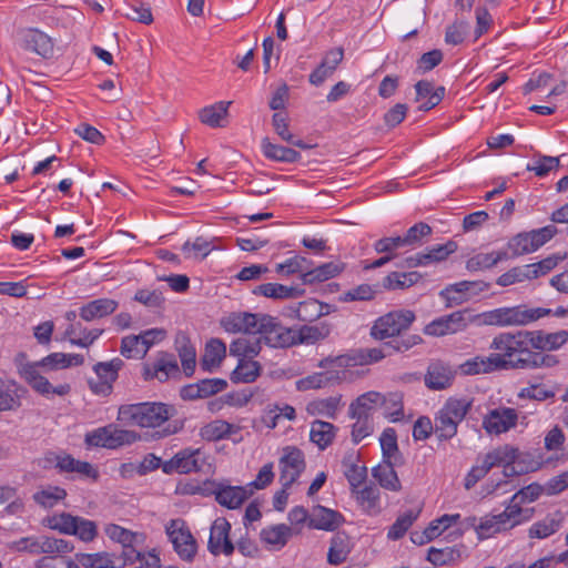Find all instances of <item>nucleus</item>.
Wrapping results in <instances>:
<instances>
[{
    "mask_svg": "<svg viewBox=\"0 0 568 568\" xmlns=\"http://www.w3.org/2000/svg\"><path fill=\"white\" fill-rule=\"evenodd\" d=\"M530 331L504 332L496 335L489 348L501 358L503 369H535L552 367L558 363L554 355L536 352Z\"/></svg>",
    "mask_w": 568,
    "mask_h": 568,
    "instance_id": "1",
    "label": "nucleus"
},
{
    "mask_svg": "<svg viewBox=\"0 0 568 568\" xmlns=\"http://www.w3.org/2000/svg\"><path fill=\"white\" fill-rule=\"evenodd\" d=\"M176 413L174 406L161 402H144V442L159 440L178 434L184 423L171 420Z\"/></svg>",
    "mask_w": 568,
    "mask_h": 568,
    "instance_id": "2",
    "label": "nucleus"
},
{
    "mask_svg": "<svg viewBox=\"0 0 568 568\" xmlns=\"http://www.w3.org/2000/svg\"><path fill=\"white\" fill-rule=\"evenodd\" d=\"M552 314L550 308L527 307L517 305L511 307H499L483 313V322L486 325L507 327L525 326Z\"/></svg>",
    "mask_w": 568,
    "mask_h": 568,
    "instance_id": "3",
    "label": "nucleus"
},
{
    "mask_svg": "<svg viewBox=\"0 0 568 568\" xmlns=\"http://www.w3.org/2000/svg\"><path fill=\"white\" fill-rule=\"evenodd\" d=\"M473 400L449 397L435 416L434 433L439 440L452 439L470 410Z\"/></svg>",
    "mask_w": 568,
    "mask_h": 568,
    "instance_id": "4",
    "label": "nucleus"
},
{
    "mask_svg": "<svg viewBox=\"0 0 568 568\" xmlns=\"http://www.w3.org/2000/svg\"><path fill=\"white\" fill-rule=\"evenodd\" d=\"M140 439V434L132 429L121 428L118 424H109L89 432L84 436L88 447L118 449Z\"/></svg>",
    "mask_w": 568,
    "mask_h": 568,
    "instance_id": "5",
    "label": "nucleus"
},
{
    "mask_svg": "<svg viewBox=\"0 0 568 568\" xmlns=\"http://www.w3.org/2000/svg\"><path fill=\"white\" fill-rule=\"evenodd\" d=\"M415 313L410 310L392 311L378 317L371 328V335L375 339L398 337L415 322Z\"/></svg>",
    "mask_w": 568,
    "mask_h": 568,
    "instance_id": "6",
    "label": "nucleus"
},
{
    "mask_svg": "<svg viewBox=\"0 0 568 568\" xmlns=\"http://www.w3.org/2000/svg\"><path fill=\"white\" fill-rule=\"evenodd\" d=\"M10 548L19 552L40 554H67L73 550V545L61 538L40 536L23 537L13 541Z\"/></svg>",
    "mask_w": 568,
    "mask_h": 568,
    "instance_id": "7",
    "label": "nucleus"
},
{
    "mask_svg": "<svg viewBox=\"0 0 568 568\" xmlns=\"http://www.w3.org/2000/svg\"><path fill=\"white\" fill-rule=\"evenodd\" d=\"M205 467L210 468L209 456L200 448H184L176 453L170 460L164 462L163 471L179 474L204 471Z\"/></svg>",
    "mask_w": 568,
    "mask_h": 568,
    "instance_id": "8",
    "label": "nucleus"
},
{
    "mask_svg": "<svg viewBox=\"0 0 568 568\" xmlns=\"http://www.w3.org/2000/svg\"><path fill=\"white\" fill-rule=\"evenodd\" d=\"M257 335H261L263 342L271 347L285 348L295 345L294 329L267 314L262 315Z\"/></svg>",
    "mask_w": 568,
    "mask_h": 568,
    "instance_id": "9",
    "label": "nucleus"
},
{
    "mask_svg": "<svg viewBox=\"0 0 568 568\" xmlns=\"http://www.w3.org/2000/svg\"><path fill=\"white\" fill-rule=\"evenodd\" d=\"M49 526L63 534L75 535L83 541H91L97 536V525L94 521L67 513L53 516L49 520Z\"/></svg>",
    "mask_w": 568,
    "mask_h": 568,
    "instance_id": "10",
    "label": "nucleus"
},
{
    "mask_svg": "<svg viewBox=\"0 0 568 568\" xmlns=\"http://www.w3.org/2000/svg\"><path fill=\"white\" fill-rule=\"evenodd\" d=\"M20 375L28 385L38 394L49 397L50 395L65 396L70 393L71 386L68 383L53 386L41 372L39 364L26 363L19 368Z\"/></svg>",
    "mask_w": 568,
    "mask_h": 568,
    "instance_id": "11",
    "label": "nucleus"
},
{
    "mask_svg": "<svg viewBox=\"0 0 568 568\" xmlns=\"http://www.w3.org/2000/svg\"><path fill=\"white\" fill-rule=\"evenodd\" d=\"M280 481L284 488H290L305 469L303 452L295 446H285L278 460Z\"/></svg>",
    "mask_w": 568,
    "mask_h": 568,
    "instance_id": "12",
    "label": "nucleus"
},
{
    "mask_svg": "<svg viewBox=\"0 0 568 568\" xmlns=\"http://www.w3.org/2000/svg\"><path fill=\"white\" fill-rule=\"evenodd\" d=\"M174 550L183 560L191 561L196 554V541L182 520H172L166 527Z\"/></svg>",
    "mask_w": 568,
    "mask_h": 568,
    "instance_id": "13",
    "label": "nucleus"
},
{
    "mask_svg": "<svg viewBox=\"0 0 568 568\" xmlns=\"http://www.w3.org/2000/svg\"><path fill=\"white\" fill-rule=\"evenodd\" d=\"M230 531L231 524L224 517H219L213 521L207 542V549L212 555L231 556L234 552L235 547L230 539Z\"/></svg>",
    "mask_w": 568,
    "mask_h": 568,
    "instance_id": "14",
    "label": "nucleus"
},
{
    "mask_svg": "<svg viewBox=\"0 0 568 568\" xmlns=\"http://www.w3.org/2000/svg\"><path fill=\"white\" fill-rule=\"evenodd\" d=\"M518 414L515 408L497 407L490 409L483 419V428L489 435H500L515 427Z\"/></svg>",
    "mask_w": 568,
    "mask_h": 568,
    "instance_id": "15",
    "label": "nucleus"
},
{
    "mask_svg": "<svg viewBox=\"0 0 568 568\" xmlns=\"http://www.w3.org/2000/svg\"><path fill=\"white\" fill-rule=\"evenodd\" d=\"M104 532L110 539L122 545L121 557L123 565H126L128 562L132 564L135 560L141 559L142 554L133 548V542L135 541L138 534L115 524L105 525Z\"/></svg>",
    "mask_w": 568,
    "mask_h": 568,
    "instance_id": "16",
    "label": "nucleus"
},
{
    "mask_svg": "<svg viewBox=\"0 0 568 568\" xmlns=\"http://www.w3.org/2000/svg\"><path fill=\"white\" fill-rule=\"evenodd\" d=\"M467 327L465 312L457 311L452 314L438 317L427 324L424 333L429 336L440 337L456 334Z\"/></svg>",
    "mask_w": 568,
    "mask_h": 568,
    "instance_id": "17",
    "label": "nucleus"
},
{
    "mask_svg": "<svg viewBox=\"0 0 568 568\" xmlns=\"http://www.w3.org/2000/svg\"><path fill=\"white\" fill-rule=\"evenodd\" d=\"M455 376L456 371L448 363L435 359L429 363L424 382L432 390H443L453 385Z\"/></svg>",
    "mask_w": 568,
    "mask_h": 568,
    "instance_id": "18",
    "label": "nucleus"
},
{
    "mask_svg": "<svg viewBox=\"0 0 568 568\" xmlns=\"http://www.w3.org/2000/svg\"><path fill=\"white\" fill-rule=\"evenodd\" d=\"M263 314L232 313L221 321V325L230 333H245L257 335Z\"/></svg>",
    "mask_w": 568,
    "mask_h": 568,
    "instance_id": "19",
    "label": "nucleus"
},
{
    "mask_svg": "<svg viewBox=\"0 0 568 568\" xmlns=\"http://www.w3.org/2000/svg\"><path fill=\"white\" fill-rule=\"evenodd\" d=\"M263 314L232 313L221 321V325L230 333H245L257 335Z\"/></svg>",
    "mask_w": 568,
    "mask_h": 568,
    "instance_id": "20",
    "label": "nucleus"
},
{
    "mask_svg": "<svg viewBox=\"0 0 568 568\" xmlns=\"http://www.w3.org/2000/svg\"><path fill=\"white\" fill-rule=\"evenodd\" d=\"M13 45L18 50L36 53L43 59H52L62 51L53 38H17Z\"/></svg>",
    "mask_w": 568,
    "mask_h": 568,
    "instance_id": "21",
    "label": "nucleus"
},
{
    "mask_svg": "<svg viewBox=\"0 0 568 568\" xmlns=\"http://www.w3.org/2000/svg\"><path fill=\"white\" fill-rule=\"evenodd\" d=\"M179 374L178 362L174 355L170 353H161L152 367H144V379L156 378L163 383Z\"/></svg>",
    "mask_w": 568,
    "mask_h": 568,
    "instance_id": "22",
    "label": "nucleus"
},
{
    "mask_svg": "<svg viewBox=\"0 0 568 568\" xmlns=\"http://www.w3.org/2000/svg\"><path fill=\"white\" fill-rule=\"evenodd\" d=\"M232 101H219L199 110V120L210 128H225Z\"/></svg>",
    "mask_w": 568,
    "mask_h": 568,
    "instance_id": "23",
    "label": "nucleus"
},
{
    "mask_svg": "<svg viewBox=\"0 0 568 568\" xmlns=\"http://www.w3.org/2000/svg\"><path fill=\"white\" fill-rule=\"evenodd\" d=\"M175 349L186 376L193 375L196 366V351L186 333L180 331L175 335Z\"/></svg>",
    "mask_w": 568,
    "mask_h": 568,
    "instance_id": "24",
    "label": "nucleus"
},
{
    "mask_svg": "<svg viewBox=\"0 0 568 568\" xmlns=\"http://www.w3.org/2000/svg\"><path fill=\"white\" fill-rule=\"evenodd\" d=\"M459 368L464 375L485 374L503 369V362L501 358L493 353L486 357L476 356L474 358L467 359L460 364Z\"/></svg>",
    "mask_w": 568,
    "mask_h": 568,
    "instance_id": "25",
    "label": "nucleus"
},
{
    "mask_svg": "<svg viewBox=\"0 0 568 568\" xmlns=\"http://www.w3.org/2000/svg\"><path fill=\"white\" fill-rule=\"evenodd\" d=\"M254 295H262L272 300H291L301 297L305 291L297 286H286L278 283H264L253 288Z\"/></svg>",
    "mask_w": 568,
    "mask_h": 568,
    "instance_id": "26",
    "label": "nucleus"
},
{
    "mask_svg": "<svg viewBox=\"0 0 568 568\" xmlns=\"http://www.w3.org/2000/svg\"><path fill=\"white\" fill-rule=\"evenodd\" d=\"M531 515L532 509H524L518 505V503H513L510 500V504L506 507V509L498 515H494V517L500 530L504 531L515 527L516 525H519L525 520L530 519Z\"/></svg>",
    "mask_w": 568,
    "mask_h": 568,
    "instance_id": "27",
    "label": "nucleus"
},
{
    "mask_svg": "<svg viewBox=\"0 0 568 568\" xmlns=\"http://www.w3.org/2000/svg\"><path fill=\"white\" fill-rule=\"evenodd\" d=\"M239 432V426L222 419H215L200 428V436L206 442H216L230 438L232 435L237 434Z\"/></svg>",
    "mask_w": 568,
    "mask_h": 568,
    "instance_id": "28",
    "label": "nucleus"
},
{
    "mask_svg": "<svg viewBox=\"0 0 568 568\" xmlns=\"http://www.w3.org/2000/svg\"><path fill=\"white\" fill-rule=\"evenodd\" d=\"M534 339V349L536 352L555 351L568 341V332L562 329L555 333L544 331H530Z\"/></svg>",
    "mask_w": 568,
    "mask_h": 568,
    "instance_id": "29",
    "label": "nucleus"
},
{
    "mask_svg": "<svg viewBox=\"0 0 568 568\" xmlns=\"http://www.w3.org/2000/svg\"><path fill=\"white\" fill-rule=\"evenodd\" d=\"M342 515L335 510L317 506L310 516V527L321 530H334L342 523Z\"/></svg>",
    "mask_w": 568,
    "mask_h": 568,
    "instance_id": "30",
    "label": "nucleus"
},
{
    "mask_svg": "<svg viewBox=\"0 0 568 568\" xmlns=\"http://www.w3.org/2000/svg\"><path fill=\"white\" fill-rule=\"evenodd\" d=\"M398 466L399 465L393 464L392 462L383 460L372 469V475L383 488L390 491H399L402 489V485L394 469Z\"/></svg>",
    "mask_w": 568,
    "mask_h": 568,
    "instance_id": "31",
    "label": "nucleus"
},
{
    "mask_svg": "<svg viewBox=\"0 0 568 568\" xmlns=\"http://www.w3.org/2000/svg\"><path fill=\"white\" fill-rule=\"evenodd\" d=\"M118 302L111 298H98L89 302L80 308L82 320L90 322L95 318L108 316L115 312Z\"/></svg>",
    "mask_w": 568,
    "mask_h": 568,
    "instance_id": "32",
    "label": "nucleus"
},
{
    "mask_svg": "<svg viewBox=\"0 0 568 568\" xmlns=\"http://www.w3.org/2000/svg\"><path fill=\"white\" fill-rule=\"evenodd\" d=\"M77 560L84 568H119L124 566L122 557H115L109 552L77 554Z\"/></svg>",
    "mask_w": 568,
    "mask_h": 568,
    "instance_id": "33",
    "label": "nucleus"
},
{
    "mask_svg": "<svg viewBox=\"0 0 568 568\" xmlns=\"http://www.w3.org/2000/svg\"><path fill=\"white\" fill-rule=\"evenodd\" d=\"M248 498V493L243 487L220 486L215 491L216 501L230 509L240 507Z\"/></svg>",
    "mask_w": 568,
    "mask_h": 568,
    "instance_id": "34",
    "label": "nucleus"
},
{
    "mask_svg": "<svg viewBox=\"0 0 568 568\" xmlns=\"http://www.w3.org/2000/svg\"><path fill=\"white\" fill-rule=\"evenodd\" d=\"M262 342L261 335L240 337L231 343L230 353L243 358H253L260 354Z\"/></svg>",
    "mask_w": 568,
    "mask_h": 568,
    "instance_id": "35",
    "label": "nucleus"
},
{
    "mask_svg": "<svg viewBox=\"0 0 568 568\" xmlns=\"http://www.w3.org/2000/svg\"><path fill=\"white\" fill-rule=\"evenodd\" d=\"M344 270L341 262H328L310 270L302 276L303 284H314L335 277Z\"/></svg>",
    "mask_w": 568,
    "mask_h": 568,
    "instance_id": "36",
    "label": "nucleus"
},
{
    "mask_svg": "<svg viewBox=\"0 0 568 568\" xmlns=\"http://www.w3.org/2000/svg\"><path fill=\"white\" fill-rule=\"evenodd\" d=\"M379 443L383 453V460H388L397 465L404 464V457L398 449L397 436L394 428L384 429L381 435Z\"/></svg>",
    "mask_w": 568,
    "mask_h": 568,
    "instance_id": "37",
    "label": "nucleus"
},
{
    "mask_svg": "<svg viewBox=\"0 0 568 568\" xmlns=\"http://www.w3.org/2000/svg\"><path fill=\"white\" fill-rule=\"evenodd\" d=\"M291 536L292 529L285 524L263 528L260 532L261 540L267 546L276 549L283 548Z\"/></svg>",
    "mask_w": 568,
    "mask_h": 568,
    "instance_id": "38",
    "label": "nucleus"
},
{
    "mask_svg": "<svg viewBox=\"0 0 568 568\" xmlns=\"http://www.w3.org/2000/svg\"><path fill=\"white\" fill-rule=\"evenodd\" d=\"M331 306L314 298L300 302L295 308L296 317L302 322H313L329 313Z\"/></svg>",
    "mask_w": 568,
    "mask_h": 568,
    "instance_id": "39",
    "label": "nucleus"
},
{
    "mask_svg": "<svg viewBox=\"0 0 568 568\" xmlns=\"http://www.w3.org/2000/svg\"><path fill=\"white\" fill-rule=\"evenodd\" d=\"M349 552V537L344 532H337L331 539V546L327 552V561L331 565L337 566L347 559Z\"/></svg>",
    "mask_w": 568,
    "mask_h": 568,
    "instance_id": "40",
    "label": "nucleus"
},
{
    "mask_svg": "<svg viewBox=\"0 0 568 568\" xmlns=\"http://www.w3.org/2000/svg\"><path fill=\"white\" fill-rule=\"evenodd\" d=\"M226 346L219 338H212L205 346V352L201 358V367L204 371H212V368L220 366L225 357Z\"/></svg>",
    "mask_w": 568,
    "mask_h": 568,
    "instance_id": "41",
    "label": "nucleus"
},
{
    "mask_svg": "<svg viewBox=\"0 0 568 568\" xmlns=\"http://www.w3.org/2000/svg\"><path fill=\"white\" fill-rule=\"evenodd\" d=\"M335 426L328 422L314 420L311 425L310 438L320 449H325L332 444L335 437Z\"/></svg>",
    "mask_w": 568,
    "mask_h": 568,
    "instance_id": "42",
    "label": "nucleus"
},
{
    "mask_svg": "<svg viewBox=\"0 0 568 568\" xmlns=\"http://www.w3.org/2000/svg\"><path fill=\"white\" fill-rule=\"evenodd\" d=\"M19 390L14 382L0 381V412L16 410L21 406Z\"/></svg>",
    "mask_w": 568,
    "mask_h": 568,
    "instance_id": "43",
    "label": "nucleus"
},
{
    "mask_svg": "<svg viewBox=\"0 0 568 568\" xmlns=\"http://www.w3.org/2000/svg\"><path fill=\"white\" fill-rule=\"evenodd\" d=\"M262 150L267 159L274 161L293 163L298 161L301 158V154L297 151L286 146L273 144L267 138L262 141Z\"/></svg>",
    "mask_w": 568,
    "mask_h": 568,
    "instance_id": "44",
    "label": "nucleus"
},
{
    "mask_svg": "<svg viewBox=\"0 0 568 568\" xmlns=\"http://www.w3.org/2000/svg\"><path fill=\"white\" fill-rule=\"evenodd\" d=\"M514 447L505 445L489 452L477 467L486 475L493 467L508 463L514 456Z\"/></svg>",
    "mask_w": 568,
    "mask_h": 568,
    "instance_id": "45",
    "label": "nucleus"
},
{
    "mask_svg": "<svg viewBox=\"0 0 568 568\" xmlns=\"http://www.w3.org/2000/svg\"><path fill=\"white\" fill-rule=\"evenodd\" d=\"M118 422L121 428L142 426V403L121 405L118 410Z\"/></svg>",
    "mask_w": 568,
    "mask_h": 568,
    "instance_id": "46",
    "label": "nucleus"
},
{
    "mask_svg": "<svg viewBox=\"0 0 568 568\" xmlns=\"http://www.w3.org/2000/svg\"><path fill=\"white\" fill-rule=\"evenodd\" d=\"M260 373L261 365L258 362L241 358L231 375V379L234 383H252L260 376Z\"/></svg>",
    "mask_w": 568,
    "mask_h": 568,
    "instance_id": "47",
    "label": "nucleus"
},
{
    "mask_svg": "<svg viewBox=\"0 0 568 568\" xmlns=\"http://www.w3.org/2000/svg\"><path fill=\"white\" fill-rule=\"evenodd\" d=\"M329 334V326L327 324L321 325H304L298 331L294 329L295 345L307 343L313 344L317 341L324 339Z\"/></svg>",
    "mask_w": 568,
    "mask_h": 568,
    "instance_id": "48",
    "label": "nucleus"
},
{
    "mask_svg": "<svg viewBox=\"0 0 568 568\" xmlns=\"http://www.w3.org/2000/svg\"><path fill=\"white\" fill-rule=\"evenodd\" d=\"M382 399L383 395L378 392H367L358 396L349 406V416H368L369 410Z\"/></svg>",
    "mask_w": 568,
    "mask_h": 568,
    "instance_id": "49",
    "label": "nucleus"
},
{
    "mask_svg": "<svg viewBox=\"0 0 568 568\" xmlns=\"http://www.w3.org/2000/svg\"><path fill=\"white\" fill-rule=\"evenodd\" d=\"M419 513V509H410L398 516L395 523L389 527L387 537L392 540L400 539L418 518Z\"/></svg>",
    "mask_w": 568,
    "mask_h": 568,
    "instance_id": "50",
    "label": "nucleus"
},
{
    "mask_svg": "<svg viewBox=\"0 0 568 568\" xmlns=\"http://www.w3.org/2000/svg\"><path fill=\"white\" fill-rule=\"evenodd\" d=\"M341 403V396H329L317 399L307 405V412L312 415H323L327 418H335Z\"/></svg>",
    "mask_w": 568,
    "mask_h": 568,
    "instance_id": "51",
    "label": "nucleus"
},
{
    "mask_svg": "<svg viewBox=\"0 0 568 568\" xmlns=\"http://www.w3.org/2000/svg\"><path fill=\"white\" fill-rule=\"evenodd\" d=\"M422 278V275L416 272H392L384 278V287L389 290L405 288L414 285Z\"/></svg>",
    "mask_w": 568,
    "mask_h": 568,
    "instance_id": "52",
    "label": "nucleus"
},
{
    "mask_svg": "<svg viewBox=\"0 0 568 568\" xmlns=\"http://www.w3.org/2000/svg\"><path fill=\"white\" fill-rule=\"evenodd\" d=\"M344 475L347 478L353 489L359 487L367 477V468L365 466L357 465L353 457H345L343 459Z\"/></svg>",
    "mask_w": 568,
    "mask_h": 568,
    "instance_id": "53",
    "label": "nucleus"
},
{
    "mask_svg": "<svg viewBox=\"0 0 568 568\" xmlns=\"http://www.w3.org/2000/svg\"><path fill=\"white\" fill-rule=\"evenodd\" d=\"M534 271H531L530 266L523 265L510 268L508 272L501 274L497 278V284L500 286H509L515 283H520L526 280L534 278Z\"/></svg>",
    "mask_w": 568,
    "mask_h": 568,
    "instance_id": "54",
    "label": "nucleus"
},
{
    "mask_svg": "<svg viewBox=\"0 0 568 568\" xmlns=\"http://www.w3.org/2000/svg\"><path fill=\"white\" fill-rule=\"evenodd\" d=\"M460 557L459 550L445 547V548H435L430 547L427 552V560L432 562L434 566H445L450 562L456 561Z\"/></svg>",
    "mask_w": 568,
    "mask_h": 568,
    "instance_id": "55",
    "label": "nucleus"
},
{
    "mask_svg": "<svg viewBox=\"0 0 568 568\" xmlns=\"http://www.w3.org/2000/svg\"><path fill=\"white\" fill-rule=\"evenodd\" d=\"M530 242L531 237L529 232H521L508 241L507 248L511 252V256L529 254L536 251L534 244Z\"/></svg>",
    "mask_w": 568,
    "mask_h": 568,
    "instance_id": "56",
    "label": "nucleus"
},
{
    "mask_svg": "<svg viewBox=\"0 0 568 568\" xmlns=\"http://www.w3.org/2000/svg\"><path fill=\"white\" fill-rule=\"evenodd\" d=\"M122 365V359L113 358L110 362H101L95 364L93 369L98 378H101L104 382H109V384L113 385L118 378V372L121 369Z\"/></svg>",
    "mask_w": 568,
    "mask_h": 568,
    "instance_id": "57",
    "label": "nucleus"
},
{
    "mask_svg": "<svg viewBox=\"0 0 568 568\" xmlns=\"http://www.w3.org/2000/svg\"><path fill=\"white\" fill-rule=\"evenodd\" d=\"M310 262L303 256H294L276 265V272L282 275L300 273L301 277L308 272Z\"/></svg>",
    "mask_w": 568,
    "mask_h": 568,
    "instance_id": "58",
    "label": "nucleus"
},
{
    "mask_svg": "<svg viewBox=\"0 0 568 568\" xmlns=\"http://www.w3.org/2000/svg\"><path fill=\"white\" fill-rule=\"evenodd\" d=\"M469 520H470V525L473 527H475L479 539L489 538V537L494 536L495 534H498L501 531L499 526L497 525V521H496L494 515H487V516L480 518L478 524H476V521H477L476 517H471V518H469Z\"/></svg>",
    "mask_w": 568,
    "mask_h": 568,
    "instance_id": "59",
    "label": "nucleus"
},
{
    "mask_svg": "<svg viewBox=\"0 0 568 568\" xmlns=\"http://www.w3.org/2000/svg\"><path fill=\"white\" fill-rule=\"evenodd\" d=\"M457 243L448 241L445 244H438L428 247L425 252L427 264L438 263L446 260L452 253L457 251Z\"/></svg>",
    "mask_w": 568,
    "mask_h": 568,
    "instance_id": "60",
    "label": "nucleus"
},
{
    "mask_svg": "<svg viewBox=\"0 0 568 568\" xmlns=\"http://www.w3.org/2000/svg\"><path fill=\"white\" fill-rule=\"evenodd\" d=\"M377 285L369 284H361L356 287H353L346 291L341 300L343 302H353V301H372L377 294Z\"/></svg>",
    "mask_w": 568,
    "mask_h": 568,
    "instance_id": "61",
    "label": "nucleus"
},
{
    "mask_svg": "<svg viewBox=\"0 0 568 568\" xmlns=\"http://www.w3.org/2000/svg\"><path fill=\"white\" fill-rule=\"evenodd\" d=\"M357 499L364 506L368 514H377L379 511L378 500L379 490L374 486H366L357 491Z\"/></svg>",
    "mask_w": 568,
    "mask_h": 568,
    "instance_id": "62",
    "label": "nucleus"
},
{
    "mask_svg": "<svg viewBox=\"0 0 568 568\" xmlns=\"http://www.w3.org/2000/svg\"><path fill=\"white\" fill-rule=\"evenodd\" d=\"M430 234L432 227L427 223L419 222L407 230L403 240L406 246H416L422 244V240Z\"/></svg>",
    "mask_w": 568,
    "mask_h": 568,
    "instance_id": "63",
    "label": "nucleus"
},
{
    "mask_svg": "<svg viewBox=\"0 0 568 568\" xmlns=\"http://www.w3.org/2000/svg\"><path fill=\"white\" fill-rule=\"evenodd\" d=\"M67 493L60 487H49L34 494L36 503L43 507H53L59 500L63 499Z\"/></svg>",
    "mask_w": 568,
    "mask_h": 568,
    "instance_id": "64",
    "label": "nucleus"
}]
</instances>
